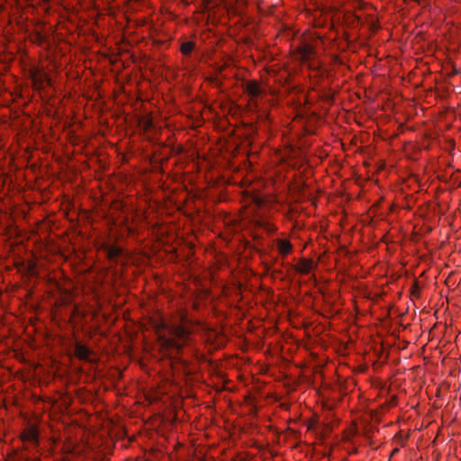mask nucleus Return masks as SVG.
I'll use <instances>...</instances> for the list:
<instances>
[{
	"instance_id": "423d86ee",
	"label": "nucleus",
	"mask_w": 461,
	"mask_h": 461,
	"mask_svg": "<svg viewBox=\"0 0 461 461\" xmlns=\"http://www.w3.org/2000/svg\"><path fill=\"white\" fill-rule=\"evenodd\" d=\"M74 354L75 357L80 360H93V358L91 357L93 352L86 345H83L80 342L76 343Z\"/></svg>"
},
{
	"instance_id": "f8f14e48",
	"label": "nucleus",
	"mask_w": 461,
	"mask_h": 461,
	"mask_svg": "<svg viewBox=\"0 0 461 461\" xmlns=\"http://www.w3.org/2000/svg\"><path fill=\"white\" fill-rule=\"evenodd\" d=\"M356 434V429L354 427L350 428L348 432H346L344 439L350 440V438Z\"/></svg>"
},
{
	"instance_id": "39448f33",
	"label": "nucleus",
	"mask_w": 461,
	"mask_h": 461,
	"mask_svg": "<svg viewBox=\"0 0 461 461\" xmlns=\"http://www.w3.org/2000/svg\"><path fill=\"white\" fill-rule=\"evenodd\" d=\"M316 263L312 259L302 258L294 266V270L301 275H308L312 269L316 267Z\"/></svg>"
},
{
	"instance_id": "f257e3e1",
	"label": "nucleus",
	"mask_w": 461,
	"mask_h": 461,
	"mask_svg": "<svg viewBox=\"0 0 461 461\" xmlns=\"http://www.w3.org/2000/svg\"><path fill=\"white\" fill-rule=\"evenodd\" d=\"M156 332L159 346L165 354H170L171 351H178L186 343L189 338V325L187 321L181 317V321L177 325L165 322L158 324Z\"/></svg>"
},
{
	"instance_id": "6e6552de",
	"label": "nucleus",
	"mask_w": 461,
	"mask_h": 461,
	"mask_svg": "<svg viewBox=\"0 0 461 461\" xmlns=\"http://www.w3.org/2000/svg\"><path fill=\"white\" fill-rule=\"evenodd\" d=\"M278 253L283 257H286L293 250V244L286 239H277L276 240Z\"/></svg>"
},
{
	"instance_id": "1a4fd4ad",
	"label": "nucleus",
	"mask_w": 461,
	"mask_h": 461,
	"mask_svg": "<svg viewBox=\"0 0 461 461\" xmlns=\"http://www.w3.org/2000/svg\"><path fill=\"white\" fill-rule=\"evenodd\" d=\"M106 250V256L109 260H115L122 253V248L117 245H105L102 246Z\"/></svg>"
},
{
	"instance_id": "f03ea898",
	"label": "nucleus",
	"mask_w": 461,
	"mask_h": 461,
	"mask_svg": "<svg viewBox=\"0 0 461 461\" xmlns=\"http://www.w3.org/2000/svg\"><path fill=\"white\" fill-rule=\"evenodd\" d=\"M316 53L313 47L310 44L303 43L296 49L294 58L302 63L306 64L310 69L313 70L315 75L318 74L319 63L315 62Z\"/></svg>"
},
{
	"instance_id": "20e7f679",
	"label": "nucleus",
	"mask_w": 461,
	"mask_h": 461,
	"mask_svg": "<svg viewBox=\"0 0 461 461\" xmlns=\"http://www.w3.org/2000/svg\"><path fill=\"white\" fill-rule=\"evenodd\" d=\"M243 87L246 94L249 96V104L257 107L258 98H259L265 92V88L262 84L257 80H249L244 84Z\"/></svg>"
},
{
	"instance_id": "9b49d317",
	"label": "nucleus",
	"mask_w": 461,
	"mask_h": 461,
	"mask_svg": "<svg viewBox=\"0 0 461 461\" xmlns=\"http://www.w3.org/2000/svg\"><path fill=\"white\" fill-rule=\"evenodd\" d=\"M141 124L144 131H149L153 127L152 120L149 117L144 118Z\"/></svg>"
},
{
	"instance_id": "ddd939ff",
	"label": "nucleus",
	"mask_w": 461,
	"mask_h": 461,
	"mask_svg": "<svg viewBox=\"0 0 461 461\" xmlns=\"http://www.w3.org/2000/svg\"><path fill=\"white\" fill-rule=\"evenodd\" d=\"M265 229L268 232H275L277 230V228L274 224H271V223H267L265 226Z\"/></svg>"
},
{
	"instance_id": "9d476101",
	"label": "nucleus",
	"mask_w": 461,
	"mask_h": 461,
	"mask_svg": "<svg viewBox=\"0 0 461 461\" xmlns=\"http://www.w3.org/2000/svg\"><path fill=\"white\" fill-rule=\"evenodd\" d=\"M195 44L194 41L183 42L180 47V51L183 55H189L194 49Z\"/></svg>"
},
{
	"instance_id": "0eeeda50",
	"label": "nucleus",
	"mask_w": 461,
	"mask_h": 461,
	"mask_svg": "<svg viewBox=\"0 0 461 461\" xmlns=\"http://www.w3.org/2000/svg\"><path fill=\"white\" fill-rule=\"evenodd\" d=\"M21 438L24 442L37 443L38 442V429L35 426H28L24 429L21 435Z\"/></svg>"
},
{
	"instance_id": "7ed1b4c3",
	"label": "nucleus",
	"mask_w": 461,
	"mask_h": 461,
	"mask_svg": "<svg viewBox=\"0 0 461 461\" xmlns=\"http://www.w3.org/2000/svg\"><path fill=\"white\" fill-rule=\"evenodd\" d=\"M30 78L32 83V86L35 90H41L47 86L51 85V80L49 75L43 72L38 67H32L29 70Z\"/></svg>"
}]
</instances>
